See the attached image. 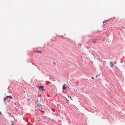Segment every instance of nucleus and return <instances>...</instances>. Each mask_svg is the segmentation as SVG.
<instances>
[{
  "mask_svg": "<svg viewBox=\"0 0 125 125\" xmlns=\"http://www.w3.org/2000/svg\"><path fill=\"white\" fill-rule=\"evenodd\" d=\"M44 87L42 85L39 86V88L40 90H43V89Z\"/></svg>",
  "mask_w": 125,
  "mask_h": 125,
  "instance_id": "1",
  "label": "nucleus"
},
{
  "mask_svg": "<svg viewBox=\"0 0 125 125\" xmlns=\"http://www.w3.org/2000/svg\"><path fill=\"white\" fill-rule=\"evenodd\" d=\"M110 63L111 64V67H112L114 65V63L112 61H111L110 62Z\"/></svg>",
  "mask_w": 125,
  "mask_h": 125,
  "instance_id": "2",
  "label": "nucleus"
},
{
  "mask_svg": "<svg viewBox=\"0 0 125 125\" xmlns=\"http://www.w3.org/2000/svg\"><path fill=\"white\" fill-rule=\"evenodd\" d=\"M62 88L63 89L65 90H66L67 88L65 87V85H63L62 87Z\"/></svg>",
  "mask_w": 125,
  "mask_h": 125,
  "instance_id": "3",
  "label": "nucleus"
},
{
  "mask_svg": "<svg viewBox=\"0 0 125 125\" xmlns=\"http://www.w3.org/2000/svg\"><path fill=\"white\" fill-rule=\"evenodd\" d=\"M8 98H10V99H12V97L11 96H6Z\"/></svg>",
  "mask_w": 125,
  "mask_h": 125,
  "instance_id": "4",
  "label": "nucleus"
},
{
  "mask_svg": "<svg viewBox=\"0 0 125 125\" xmlns=\"http://www.w3.org/2000/svg\"><path fill=\"white\" fill-rule=\"evenodd\" d=\"M36 52H38V53H42V52L41 51H36Z\"/></svg>",
  "mask_w": 125,
  "mask_h": 125,
  "instance_id": "5",
  "label": "nucleus"
},
{
  "mask_svg": "<svg viewBox=\"0 0 125 125\" xmlns=\"http://www.w3.org/2000/svg\"><path fill=\"white\" fill-rule=\"evenodd\" d=\"M7 99V97H6L4 99V101H6V99Z\"/></svg>",
  "mask_w": 125,
  "mask_h": 125,
  "instance_id": "6",
  "label": "nucleus"
},
{
  "mask_svg": "<svg viewBox=\"0 0 125 125\" xmlns=\"http://www.w3.org/2000/svg\"><path fill=\"white\" fill-rule=\"evenodd\" d=\"M107 21V20H104V21L103 22V23H105V22Z\"/></svg>",
  "mask_w": 125,
  "mask_h": 125,
  "instance_id": "7",
  "label": "nucleus"
},
{
  "mask_svg": "<svg viewBox=\"0 0 125 125\" xmlns=\"http://www.w3.org/2000/svg\"><path fill=\"white\" fill-rule=\"evenodd\" d=\"M40 104H37V106H40Z\"/></svg>",
  "mask_w": 125,
  "mask_h": 125,
  "instance_id": "8",
  "label": "nucleus"
},
{
  "mask_svg": "<svg viewBox=\"0 0 125 125\" xmlns=\"http://www.w3.org/2000/svg\"><path fill=\"white\" fill-rule=\"evenodd\" d=\"M4 103H5V105H6L7 104H6V101H4Z\"/></svg>",
  "mask_w": 125,
  "mask_h": 125,
  "instance_id": "9",
  "label": "nucleus"
},
{
  "mask_svg": "<svg viewBox=\"0 0 125 125\" xmlns=\"http://www.w3.org/2000/svg\"><path fill=\"white\" fill-rule=\"evenodd\" d=\"M49 76V77H50L49 79H51V76H50V75Z\"/></svg>",
  "mask_w": 125,
  "mask_h": 125,
  "instance_id": "10",
  "label": "nucleus"
},
{
  "mask_svg": "<svg viewBox=\"0 0 125 125\" xmlns=\"http://www.w3.org/2000/svg\"><path fill=\"white\" fill-rule=\"evenodd\" d=\"M37 103H39L38 102V100H37Z\"/></svg>",
  "mask_w": 125,
  "mask_h": 125,
  "instance_id": "11",
  "label": "nucleus"
},
{
  "mask_svg": "<svg viewBox=\"0 0 125 125\" xmlns=\"http://www.w3.org/2000/svg\"><path fill=\"white\" fill-rule=\"evenodd\" d=\"M0 115H1L2 114V113H1V112H0Z\"/></svg>",
  "mask_w": 125,
  "mask_h": 125,
  "instance_id": "12",
  "label": "nucleus"
},
{
  "mask_svg": "<svg viewBox=\"0 0 125 125\" xmlns=\"http://www.w3.org/2000/svg\"><path fill=\"white\" fill-rule=\"evenodd\" d=\"M92 79H93L94 78V77H92Z\"/></svg>",
  "mask_w": 125,
  "mask_h": 125,
  "instance_id": "13",
  "label": "nucleus"
},
{
  "mask_svg": "<svg viewBox=\"0 0 125 125\" xmlns=\"http://www.w3.org/2000/svg\"><path fill=\"white\" fill-rule=\"evenodd\" d=\"M30 99H28V101H30Z\"/></svg>",
  "mask_w": 125,
  "mask_h": 125,
  "instance_id": "14",
  "label": "nucleus"
},
{
  "mask_svg": "<svg viewBox=\"0 0 125 125\" xmlns=\"http://www.w3.org/2000/svg\"><path fill=\"white\" fill-rule=\"evenodd\" d=\"M42 72L43 73H44V74H45V73H44L42 71Z\"/></svg>",
  "mask_w": 125,
  "mask_h": 125,
  "instance_id": "15",
  "label": "nucleus"
},
{
  "mask_svg": "<svg viewBox=\"0 0 125 125\" xmlns=\"http://www.w3.org/2000/svg\"><path fill=\"white\" fill-rule=\"evenodd\" d=\"M37 69H39V68H37Z\"/></svg>",
  "mask_w": 125,
  "mask_h": 125,
  "instance_id": "16",
  "label": "nucleus"
},
{
  "mask_svg": "<svg viewBox=\"0 0 125 125\" xmlns=\"http://www.w3.org/2000/svg\"><path fill=\"white\" fill-rule=\"evenodd\" d=\"M14 125L13 124H11V125Z\"/></svg>",
  "mask_w": 125,
  "mask_h": 125,
  "instance_id": "17",
  "label": "nucleus"
},
{
  "mask_svg": "<svg viewBox=\"0 0 125 125\" xmlns=\"http://www.w3.org/2000/svg\"><path fill=\"white\" fill-rule=\"evenodd\" d=\"M53 80L54 81H55V80H54V79H53Z\"/></svg>",
  "mask_w": 125,
  "mask_h": 125,
  "instance_id": "18",
  "label": "nucleus"
},
{
  "mask_svg": "<svg viewBox=\"0 0 125 125\" xmlns=\"http://www.w3.org/2000/svg\"><path fill=\"white\" fill-rule=\"evenodd\" d=\"M113 17L114 18H115V17Z\"/></svg>",
  "mask_w": 125,
  "mask_h": 125,
  "instance_id": "19",
  "label": "nucleus"
},
{
  "mask_svg": "<svg viewBox=\"0 0 125 125\" xmlns=\"http://www.w3.org/2000/svg\"><path fill=\"white\" fill-rule=\"evenodd\" d=\"M49 76V75H47V76Z\"/></svg>",
  "mask_w": 125,
  "mask_h": 125,
  "instance_id": "20",
  "label": "nucleus"
},
{
  "mask_svg": "<svg viewBox=\"0 0 125 125\" xmlns=\"http://www.w3.org/2000/svg\"><path fill=\"white\" fill-rule=\"evenodd\" d=\"M64 35H65V34H64Z\"/></svg>",
  "mask_w": 125,
  "mask_h": 125,
  "instance_id": "21",
  "label": "nucleus"
},
{
  "mask_svg": "<svg viewBox=\"0 0 125 125\" xmlns=\"http://www.w3.org/2000/svg\"><path fill=\"white\" fill-rule=\"evenodd\" d=\"M94 42V43H95V42Z\"/></svg>",
  "mask_w": 125,
  "mask_h": 125,
  "instance_id": "22",
  "label": "nucleus"
},
{
  "mask_svg": "<svg viewBox=\"0 0 125 125\" xmlns=\"http://www.w3.org/2000/svg\"><path fill=\"white\" fill-rule=\"evenodd\" d=\"M40 121V120H38V121Z\"/></svg>",
  "mask_w": 125,
  "mask_h": 125,
  "instance_id": "23",
  "label": "nucleus"
}]
</instances>
